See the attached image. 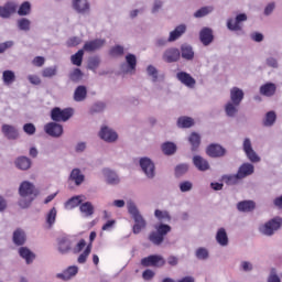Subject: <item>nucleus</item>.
<instances>
[{
    "label": "nucleus",
    "instance_id": "47",
    "mask_svg": "<svg viewBox=\"0 0 282 282\" xmlns=\"http://www.w3.org/2000/svg\"><path fill=\"white\" fill-rule=\"evenodd\" d=\"M31 12V4L30 2H23L18 11L20 17H26Z\"/></svg>",
    "mask_w": 282,
    "mask_h": 282
},
{
    "label": "nucleus",
    "instance_id": "2",
    "mask_svg": "<svg viewBox=\"0 0 282 282\" xmlns=\"http://www.w3.org/2000/svg\"><path fill=\"white\" fill-rule=\"evenodd\" d=\"M154 228L156 229V231L150 232L148 239L155 246H160L164 241V237L171 231L172 228L171 226L164 224H161Z\"/></svg>",
    "mask_w": 282,
    "mask_h": 282
},
{
    "label": "nucleus",
    "instance_id": "10",
    "mask_svg": "<svg viewBox=\"0 0 282 282\" xmlns=\"http://www.w3.org/2000/svg\"><path fill=\"white\" fill-rule=\"evenodd\" d=\"M181 58L180 48H166L165 53H163V59L165 63H176Z\"/></svg>",
    "mask_w": 282,
    "mask_h": 282
},
{
    "label": "nucleus",
    "instance_id": "11",
    "mask_svg": "<svg viewBox=\"0 0 282 282\" xmlns=\"http://www.w3.org/2000/svg\"><path fill=\"white\" fill-rule=\"evenodd\" d=\"M45 132L51 137L59 138L63 134L64 129L61 124L51 122L45 126Z\"/></svg>",
    "mask_w": 282,
    "mask_h": 282
},
{
    "label": "nucleus",
    "instance_id": "21",
    "mask_svg": "<svg viewBox=\"0 0 282 282\" xmlns=\"http://www.w3.org/2000/svg\"><path fill=\"white\" fill-rule=\"evenodd\" d=\"M253 172H254V166L250 163H246L239 167L237 175L241 180V178H245V177L253 174Z\"/></svg>",
    "mask_w": 282,
    "mask_h": 282
},
{
    "label": "nucleus",
    "instance_id": "51",
    "mask_svg": "<svg viewBox=\"0 0 282 282\" xmlns=\"http://www.w3.org/2000/svg\"><path fill=\"white\" fill-rule=\"evenodd\" d=\"M57 74V68L56 67H47L42 72V76L44 78H52Z\"/></svg>",
    "mask_w": 282,
    "mask_h": 282
},
{
    "label": "nucleus",
    "instance_id": "36",
    "mask_svg": "<svg viewBox=\"0 0 282 282\" xmlns=\"http://www.w3.org/2000/svg\"><path fill=\"white\" fill-rule=\"evenodd\" d=\"M276 121V113L274 111H270L265 113L264 120H263V126L264 127H272Z\"/></svg>",
    "mask_w": 282,
    "mask_h": 282
},
{
    "label": "nucleus",
    "instance_id": "19",
    "mask_svg": "<svg viewBox=\"0 0 282 282\" xmlns=\"http://www.w3.org/2000/svg\"><path fill=\"white\" fill-rule=\"evenodd\" d=\"M213 41H214V35H213L212 29L204 28L200 31V43H203V45L207 46V45L212 44Z\"/></svg>",
    "mask_w": 282,
    "mask_h": 282
},
{
    "label": "nucleus",
    "instance_id": "43",
    "mask_svg": "<svg viewBox=\"0 0 282 282\" xmlns=\"http://www.w3.org/2000/svg\"><path fill=\"white\" fill-rule=\"evenodd\" d=\"M84 58V48H80V51L76 52L75 55H72V63L76 66H82Z\"/></svg>",
    "mask_w": 282,
    "mask_h": 282
},
{
    "label": "nucleus",
    "instance_id": "59",
    "mask_svg": "<svg viewBox=\"0 0 282 282\" xmlns=\"http://www.w3.org/2000/svg\"><path fill=\"white\" fill-rule=\"evenodd\" d=\"M23 130L26 134L29 135H33L35 132H36V128L34 127V124L32 123H26L24 127H23Z\"/></svg>",
    "mask_w": 282,
    "mask_h": 282
},
{
    "label": "nucleus",
    "instance_id": "55",
    "mask_svg": "<svg viewBox=\"0 0 282 282\" xmlns=\"http://www.w3.org/2000/svg\"><path fill=\"white\" fill-rule=\"evenodd\" d=\"M91 252V246L89 245L86 250L79 256L78 262L79 263H85L87 261L88 256Z\"/></svg>",
    "mask_w": 282,
    "mask_h": 282
},
{
    "label": "nucleus",
    "instance_id": "50",
    "mask_svg": "<svg viewBox=\"0 0 282 282\" xmlns=\"http://www.w3.org/2000/svg\"><path fill=\"white\" fill-rule=\"evenodd\" d=\"M84 74L79 68H76L70 75L69 78L74 83H78L83 79Z\"/></svg>",
    "mask_w": 282,
    "mask_h": 282
},
{
    "label": "nucleus",
    "instance_id": "34",
    "mask_svg": "<svg viewBox=\"0 0 282 282\" xmlns=\"http://www.w3.org/2000/svg\"><path fill=\"white\" fill-rule=\"evenodd\" d=\"M176 124L178 126V128L186 129L193 127L195 124V121L189 117H181L178 118Z\"/></svg>",
    "mask_w": 282,
    "mask_h": 282
},
{
    "label": "nucleus",
    "instance_id": "3",
    "mask_svg": "<svg viewBox=\"0 0 282 282\" xmlns=\"http://www.w3.org/2000/svg\"><path fill=\"white\" fill-rule=\"evenodd\" d=\"M74 116V109L66 108L62 110L61 108H54L51 112V118L55 122H66Z\"/></svg>",
    "mask_w": 282,
    "mask_h": 282
},
{
    "label": "nucleus",
    "instance_id": "16",
    "mask_svg": "<svg viewBox=\"0 0 282 282\" xmlns=\"http://www.w3.org/2000/svg\"><path fill=\"white\" fill-rule=\"evenodd\" d=\"M176 78H178V80L183 85H185L189 88H194L196 85V80L189 74H187L185 72H181V73L176 74Z\"/></svg>",
    "mask_w": 282,
    "mask_h": 282
},
{
    "label": "nucleus",
    "instance_id": "5",
    "mask_svg": "<svg viewBox=\"0 0 282 282\" xmlns=\"http://www.w3.org/2000/svg\"><path fill=\"white\" fill-rule=\"evenodd\" d=\"M248 18L246 13H239L236 15L235 20L234 18H228L226 22V26L231 32H241L242 31V22L247 21Z\"/></svg>",
    "mask_w": 282,
    "mask_h": 282
},
{
    "label": "nucleus",
    "instance_id": "61",
    "mask_svg": "<svg viewBox=\"0 0 282 282\" xmlns=\"http://www.w3.org/2000/svg\"><path fill=\"white\" fill-rule=\"evenodd\" d=\"M148 75L152 77V82L158 80V70L153 66H148Z\"/></svg>",
    "mask_w": 282,
    "mask_h": 282
},
{
    "label": "nucleus",
    "instance_id": "1",
    "mask_svg": "<svg viewBox=\"0 0 282 282\" xmlns=\"http://www.w3.org/2000/svg\"><path fill=\"white\" fill-rule=\"evenodd\" d=\"M19 193L23 198L30 197L29 202L24 199L20 200V206L22 208H26L30 206L32 200L37 196L39 192L36 191L35 186L30 182H23L19 188Z\"/></svg>",
    "mask_w": 282,
    "mask_h": 282
},
{
    "label": "nucleus",
    "instance_id": "15",
    "mask_svg": "<svg viewBox=\"0 0 282 282\" xmlns=\"http://www.w3.org/2000/svg\"><path fill=\"white\" fill-rule=\"evenodd\" d=\"M18 7L14 2H7L4 7H0V17L3 19H8L11 14L15 13Z\"/></svg>",
    "mask_w": 282,
    "mask_h": 282
},
{
    "label": "nucleus",
    "instance_id": "18",
    "mask_svg": "<svg viewBox=\"0 0 282 282\" xmlns=\"http://www.w3.org/2000/svg\"><path fill=\"white\" fill-rule=\"evenodd\" d=\"M193 162L194 166H196L200 172H206L210 169L208 161L199 155L194 156Z\"/></svg>",
    "mask_w": 282,
    "mask_h": 282
},
{
    "label": "nucleus",
    "instance_id": "42",
    "mask_svg": "<svg viewBox=\"0 0 282 282\" xmlns=\"http://www.w3.org/2000/svg\"><path fill=\"white\" fill-rule=\"evenodd\" d=\"M105 174H106V176H107V182H108L109 184H111V185H117V184L120 182L118 175H117L115 172L109 171V170H106V171H105Z\"/></svg>",
    "mask_w": 282,
    "mask_h": 282
},
{
    "label": "nucleus",
    "instance_id": "49",
    "mask_svg": "<svg viewBox=\"0 0 282 282\" xmlns=\"http://www.w3.org/2000/svg\"><path fill=\"white\" fill-rule=\"evenodd\" d=\"M57 210L55 207H53L46 217V223L52 227L56 221Z\"/></svg>",
    "mask_w": 282,
    "mask_h": 282
},
{
    "label": "nucleus",
    "instance_id": "37",
    "mask_svg": "<svg viewBox=\"0 0 282 282\" xmlns=\"http://www.w3.org/2000/svg\"><path fill=\"white\" fill-rule=\"evenodd\" d=\"M15 164L20 170L26 171L31 167V160L22 156L17 160Z\"/></svg>",
    "mask_w": 282,
    "mask_h": 282
},
{
    "label": "nucleus",
    "instance_id": "28",
    "mask_svg": "<svg viewBox=\"0 0 282 282\" xmlns=\"http://www.w3.org/2000/svg\"><path fill=\"white\" fill-rule=\"evenodd\" d=\"M87 98V88L85 86H79L75 90L74 99L77 102H82Z\"/></svg>",
    "mask_w": 282,
    "mask_h": 282
},
{
    "label": "nucleus",
    "instance_id": "45",
    "mask_svg": "<svg viewBox=\"0 0 282 282\" xmlns=\"http://www.w3.org/2000/svg\"><path fill=\"white\" fill-rule=\"evenodd\" d=\"M2 79L6 85H11L15 82V74L11 70L3 72Z\"/></svg>",
    "mask_w": 282,
    "mask_h": 282
},
{
    "label": "nucleus",
    "instance_id": "29",
    "mask_svg": "<svg viewBox=\"0 0 282 282\" xmlns=\"http://www.w3.org/2000/svg\"><path fill=\"white\" fill-rule=\"evenodd\" d=\"M256 208V203L251 200H245L237 204L239 212H252Z\"/></svg>",
    "mask_w": 282,
    "mask_h": 282
},
{
    "label": "nucleus",
    "instance_id": "41",
    "mask_svg": "<svg viewBox=\"0 0 282 282\" xmlns=\"http://www.w3.org/2000/svg\"><path fill=\"white\" fill-rule=\"evenodd\" d=\"M82 197L80 196H75L73 198H70L66 204L65 207L67 209H74L76 207H78L79 205H82Z\"/></svg>",
    "mask_w": 282,
    "mask_h": 282
},
{
    "label": "nucleus",
    "instance_id": "39",
    "mask_svg": "<svg viewBox=\"0 0 282 282\" xmlns=\"http://www.w3.org/2000/svg\"><path fill=\"white\" fill-rule=\"evenodd\" d=\"M189 144H192V151H197L200 145V137L197 133L189 135Z\"/></svg>",
    "mask_w": 282,
    "mask_h": 282
},
{
    "label": "nucleus",
    "instance_id": "27",
    "mask_svg": "<svg viewBox=\"0 0 282 282\" xmlns=\"http://www.w3.org/2000/svg\"><path fill=\"white\" fill-rule=\"evenodd\" d=\"M73 7L79 13H85L89 10L87 0H74Z\"/></svg>",
    "mask_w": 282,
    "mask_h": 282
},
{
    "label": "nucleus",
    "instance_id": "54",
    "mask_svg": "<svg viewBox=\"0 0 282 282\" xmlns=\"http://www.w3.org/2000/svg\"><path fill=\"white\" fill-rule=\"evenodd\" d=\"M128 213L132 215V219L140 216V212L133 203H128Z\"/></svg>",
    "mask_w": 282,
    "mask_h": 282
},
{
    "label": "nucleus",
    "instance_id": "33",
    "mask_svg": "<svg viewBox=\"0 0 282 282\" xmlns=\"http://www.w3.org/2000/svg\"><path fill=\"white\" fill-rule=\"evenodd\" d=\"M80 212L84 214L85 217H90L95 213V208L91 203L87 202L80 205Z\"/></svg>",
    "mask_w": 282,
    "mask_h": 282
},
{
    "label": "nucleus",
    "instance_id": "8",
    "mask_svg": "<svg viewBox=\"0 0 282 282\" xmlns=\"http://www.w3.org/2000/svg\"><path fill=\"white\" fill-rule=\"evenodd\" d=\"M139 164L141 165V170H143V173H145V176L153 178L155 175V165L154 163L148 159L143 158L141 161H139Z\"/></svg>",
    "mask_w": 282,
    "mask_h": 282
},
{
    "label": "nucleus",
    "instance_id": "62",
    "mask_svg": "<svg viewBox=\"0 0 282 282\" xmlns=\"http://www.w3.org/2000/svg\"><path fill=\"white\" fill-rule=\"evenodd\" d=\"M154 216H156V218H159V220H162V219H170V216L166 212H162L160 209H156L154 212Z\"/></svg>",
    "mask_w": 282,
    "mask_h": 282
},
{
    "label": "nucleus",
    "instance_id": "17",
    "mask_svg": "<svg viewBox=\"0 0 282 282\" xmlns=\"http://www.w3.org/2000/svg\"><path fill=\"white\" fill-rule=\"evenodd\" d=\"M105 40H91L90 42H86L83 50L86 52H95L97 50H100L105 45Z\"/></svg>",
    "mask_w": 282,
    "mask_h": 282
},
{
    "label": "nucleus",
    "instance_id": "46",
    "mask_svg": "<svg viewBox=\"0 0 282 282\" xmlns=\"http://www.w3.org/2000/svg\"><path fill=\"white\" fill-rule=\"evenodd\" d=\"M126 63H128V68H130V70H135V67H137L135 55H132V53H128V55H126Z\"/></svg>",
    "mask_w": 282,
    "mask_h": 282
},
{
    "label": "nucleus",
    "instance_id": "53",
    "mask_svg": "<svg viewBox=\"0 0 282 282\" xmlns=\"http://www.w3.org/2000/svg\"><path fill=\"white\" fill-rule=\"evenodd\" d=\"M239 180L241 178L238 176V174L224 177V181L227 185H235L239 182Z\"/></svg>",
    "mask_w": 282,
    "mask_h": 282
},
{
    "label": "nucleus",
    "instance_id": "56",
    "mask_svg": "<svg viewBox=\"0 0 282 282\" xmlns=\"http://www.w3.org/2000/svg\"><path fill=\"white\" fill-rule=\"evenodd\" d=\"M123 53H124V48L123 46H120V45L113 46V48H111L110 51L111 56H122Z\"/></svg>",
    "mask_w": 282,
    "mask_h": 282
},
{
    "label": "nucleus",
    "instance_id": "52",
    "mask_svg": "<svg viewBox=\"0 0 282 282\" xmlns=\"http://www.w3.org/2000/svg\"><path fill=\"white\" fill-rule=\"evenodd\" d=\"M209 257V252L206 248H198L196 249V258H198V260H206Z\"/></svg>",
    "mask_w": 282,
    "mask_h": 282
},
{
    "label": "nucleus",
    "instance_id": "60",
    "mask_svg": "<svg viewBox=\"0 0 282 282\" xmlns=\"http://www.w3.org/2000/svg\"><path fill=\"white\" fill-rule=\"evenodd\" d=\"M106 108L105 104L102 102H98V104H95L90 110L91 113H98V112H101L104 111Z\"/></svg>",
    "mask_w": 282,
    "mask_h": 282
},
{
    "label": "nucleus",
    "instance_id": "38",
    "mask_svg": "<svg viewBox=\"0 0 282 282\" xmlns=\"http://www.w3.org/2000/svg\"><path fill=\"white\" fill-rule=\"evenodd\" d=\"M213 11H214V7H202L200 9H198L196 11V13H194V18H196V19L204 18V17L208 15L209 13H212Z\"/></svg>",
    "mask_w": 282,
    "mask_h": 282
},
{
    "label": "nucleus",
    "instance_id": "63",
    "mask_svg": "<svg viewBox=\"0 0 282 282\" xmlns=\"http://www.w3.org/2000/svg\"><path fill=\"white\" fill-rule=\"evenodd\" d=\"M100 62L97 57H93V59L89 61V64H88V67L91 69V70H96L99 66Z\"/></svg>",
    "mask_w": 282,
    "mask_h": 282
},
{
    "label": "nucleus",
    "instance_id": "40",
    "mask_svg": "<svg viewBox=\"0 0 282 282\" xmlns=\"http://www.w3.org/2000/svg\"><path fill=\"white\" fill-rule=\"evenodd\" d=\"M70 178L75 181L76 185H80L85 181V176L78 169L73 170Z\"/></svg>",
    "mask_w": 282,
    "mask_h": 282
},
{
    "label": "nucleus",
    "instance_id": "48",
    "mask_svg": "<svg viewBox=\"0 0 282 282\" xmlns=\"http://www.w3.org/2000/svg\"><path fill=\"white\" fill-rule=\"evenodd\" d=\"M18 26L21 31H30L31 22L28 20V18H21V20L18 21Z\"/></svg>",
    "mask_w": 282,
    "mask_h": 282
},
{
    "label": "nucleus",
    "instance_id": "4",
    "mask_svg": "<svg viewBox=\"0 0 282 282\" xmlns=\"http://www.w3.org/2000/svg\"><path fill=\"white\" fill-rule=\"evenodd\" d=\"M282 227L281 218H273L265 223L264 225L259 227V231L264 236H272L275 231H278Z\"/></svg>",
    "mask_w": 282,
    "mask_h": 282
},
{
    "label": "nucleus",
    "instance_id": "64",
    "mask_svg": "<svg viewBox=\"0 0 282 282\" xmlns=\"http://www.w3.org/2000/svg\"><path fill=\"white\" fill-rule=\"evenodd\" d=\"M154 276H155V273L152 270L148 269V270L143 271V280L150 281Z\"/></svg>",
    "mask_w": 282,
    "mask_h": 282
},
{
    "label": "nucleus",
    "instance_id": "13",
    "mask_svg": "<svg viewBox=\"0 0 282 282\" xmlns=\"http://www.w3.org/2000/svg\"><path fill=\"white\" fill-rule=\"evenodd\" d=\"M100 138L106 142L112 143L117 141L118 134L113 130L109 129L108 127H104L99 133Z\"/></svg>",
    "mask_w": 282,
    "mask_h": 282
},
{
    "label": "nucleus",
    "instance_id": "23",
    "mask_svg": "<svg viewBox=\"0 0 282 282\" xmlns=\"http://www.w3.org/2000/svg\"><path fill=\"white\" fill-rule=\"evenodd\" d=\"M216 241L221 247H226L229 243L228 235L225 228H220L216 232Z\"/></svg>",
    "mask_w": 282,
    "mask_h": 282
},
{
    "label": "nucleus",
    "instance_id": "9",
    "mask_svg": "<svg viewBox=\"0 0 282 282\" xmlns=\"http://www.w3.org/2000/svg\"><path fill=\"white\" fill-rule=\"evenodd\" d=\"M58 251L62 254H67L73 249V242L67 236H63L57 239Z\"/></svg>",
    "mask_w": 282,
    "mask_h": 282
},
{
    "label": "nucleus",
    "instance_id": "24",
    "mask_svg": "<svg viewBox=\"0 0 282 282\" xmlns=\"http://www.w3.org/2000/svg\"><path fill=\"white\" fill-rule=\"evenodd\" d=\"M2 133L9 139V140H15L19 137L18 130L9 124L2 126Z\"/></svg>",
    "mask_w": 282,
    "mask_h": 282
},
{
    "label": "nucleus",
    "instance_id": "57",
    "mask_svg": "<svg viewBox=\"0 0 282 282\" xmlns=\"http://www.w3.org/2000/svg\"><path fill=\"white\" fill-rule=\"evenodd\" d=\"M187 171H188V165L181 164V165L176 166L175 173H176V176H182L185 173H187Z\"/></svg>",
    "mask_w": 282,
    "mask_h": 282
},
{
    "label": "nucleus",
    "instance_id": "35",
    "mask_svg": "<svg viewBox=\"0 0 282 282\" xmlns=\"http://www.w3.org/2000/svg\"><path fill=\"white\" fill-rule=\"evenodd\" d=\"M161 149L163 150V154H165V155H173L177 150L176 145L172 142L163 143Z\"/></svg>",
    "mask_w": 282,
    "mask_h": 282
},
{
    "label": "nucleus",
    "instance_id": "22",
    "mask_svg": "<svg viewBox=\"0 0 282 282\" xmlns=\"http://www.w3.org/2000/svg\"><path fill=\"white\" fill-rule=\"evenodd\" d=\"M185 32H186V26H185V24H178V26H176V29H174V30L170 33V37H167V42H175V41L178 40Z\"/></svg>",
    "mask_w": 282,
    "mask_h": 282
},
{
    "label": "nucleus",
    "instance_id": "26",
    "mask_svg": "<svg viewBox=\"0 0 282 282\" xmlns=\"http://www.w3.org/2000/svg\"><path fill=\"white\" fill-rule=\"evenodd\" d=\"M77 273H78L77 267H69L63 273L57 274V278L67 281V280H70L73 276H75Z\"/></svg>",
    "mask_w": 282,
    "mask_h": 282
},
{
    "label": "nucleus",
    "instance_id": "30",
    "mask_svg": "<svg viewBox=\"0 0 282 282\" xmlns=\"http://www.w3.org/2000/svg\"><path fill=\"white\" fill-rule=\"evenodd\" d=\"M194 51L191 46H188V44H183L181 46V56H183V58L191 61L194 58Z\"/></svg>",
    "mask_w": 282,
    "mask_h": 282
},
{
    "label": "nucleus",
    "instance_id": "58",
    "mask_svg": "<svg viewBox=\"0 0 282 282\" xmlns=\"http://www.w3.org/2000/svg\"><path fill=\"white\" fill-rule=\"evenodd\" d=\"M178 187L181 188V192L186 193V192L192 191L193 184L188 181H185V182L181 183V185H178Z\"/></svg>",
    "mask_w": 282,
    "mask_h": 282
},
{
    "label": "nucleus",
    "instance_id": "6",
    "mask_svg": "<svg viewBox=\"0 0 282 282\" xmlns=\"http://www.w3.org/2000/svg\"><path fill=\"white\" fill-rule=\"evenodd\" d=\"M166 264L165 259L160 254H152L141 259V265L148 268H162Z\"/></svg>",
    "mask_w": 282,
    "mask_h": 282
},
{
    "label": "nucleus",
    "instance_id": "32",
    "mask_svg": "<svg viewBox=\"0 0 282 282\" xmlns=\"http://www.w3.org/2000/svg\"><path fill=\"white\" fill-rule=\"evenodd\" d=\"M19 253L23 259L26 260L28 264L33 262V260L35 259V254L25 247L20 248Z\"/></svg>",
    "mask_w": 282,
    "mask_h": 282
},
{
    "label": "nucleus",
    "instance_id": "12",
    "mask_svg": "<svg viewBox=\"0 0 282 282\" xmlns=\"http://www.w3.org/2000/svg\"><path fill=\"white\" fill-rule=\"evenodd\" d=\"M206 154L209 158H221L226 154V150L219 144H210L206 149Z\"/></svg>",
    "mask_w": 282,
    "mask_h": 282
},
{
    "label": "nucleus",
    "instance_id": "25",
    "mask_svg": "<svg viewBox=\"0 0 282 282\" xmlns=\"http://www.w3.org/2000/svg\"><path fill=\"white\" fill-rule=\"evenodd\" d=\"M133 219H134V227H132V232L138 235L142 231V229L147 227V221L141 215L134 217Z\"/></svg>",
    "mask_w": 282,
    "mask_h": 282
},
{
    "label": "nucleus",
    "instance_id": "7",
    "mask_svg": "<svg viewBox=\"0 0 282 282\" xmlns=\"http://www.w3.org/2000/svg\"><path fill=\"white\" fill-rule=\"evenodd\" d=\"M243 152L250 162L258 163L260 162L259 155L252 149L250 139H245L242 144Z\"/></svg>",
    "mask_w": 282,
    "mask_h": 282
},
{
    "label": "nucleus",
    "instance_id": "31",
    "mask_svg": "<svg viewBox=\"0 0 282 282\" xmlns=\"http://www.w3.org/2000/svg\"><path fill=\"white\" fill-rule=\"evenodd\" d=\"M25 241H26V237H25L24 231L21 229L15 230L13 234V242L17 246H22L25 243Z\"/></svg>",
    "mask_w": 282,
    "mask_h": 282
},
{
    "label": "nucleus",
    "instance_id": "20",
    "mask_svg": "<svg viewBox=\"0 0 282 282\" xmlns=\"http://www.w3.org/2000/svg\"><path fill=\"white\" fill-rule=\"evenodd\" d=\"M259 93L265 97L274 96L276 93V86L272 83L264 84L260 87Z\"/></svg>",
    "mask_w": 282,
    "mask_h": 282
},
{
    "label": "nucleus",
    "instance_id": "14",
    "mask_svg": "<svg viewBox=\"0 0 282 282\" xmlns=\"http://www.w3.org/2000/svg\"><path fill=\"white\" fill-rule=\"evenodd\" d=\"M243 98H245V93L241 89H239L237 87H234V88L230 89V101L235 106H240Z\"/></svg>",
    "mask_w": 282,
    "mask_h": 282
},
{
    "label": "nucleus",
    "instance_id": "44",
    "mask_svg": "<svg viewBox=\"0 0 282 282\" xmlns=\"http://www.w3.org/2000/svg\"><path fill=\"white\" fill-rule=\"evenodd\" d=\"M237 107H239V106H236L234 102H227L226 106H225L226 115L228 117H235L238 112Z\"/></svg>",
    "mask_w": 282,
    "mask_h": 282
}]
</instances>
